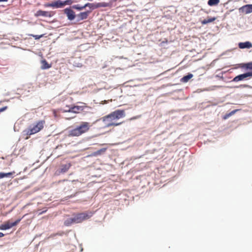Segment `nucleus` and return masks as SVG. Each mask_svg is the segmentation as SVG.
Listing matches in <instances>:
<instances>
[{
	"mask_svg": "<svg viewBox=\"0 0 252 252\" xmlns=\"http://www.w3.org/2000/svg\"><path fill=\"white\" fill-rule=\"evenodd\" d=\"M91 127V125L87 122H81L75 127L68 130L69 137H79L88 132Z\"/></svg>",
	"mask_w": 252,
	"mask_h": 252,
	"instance_id": "2",
	"label": "nucleus"
},
{
	"mask_svg": "<svg viewBox=\"0 0 252 252\" xmlns=\"http://www.w3.org/2000/svg\"><path fill=\"white\" fill-rule=\"evenodd\" d=\"M22 219L17 220L13 222H10L9 221L5 222L4 223L0 225V229L6 230L8 229L13 226H16L21 220Z\"/></svg>",
	"mask_w": 252,
	"mask_h": 252,
	"instance_id": "7",
	"label": "nucleus"
},
{
	"mask_svg": "<svg viewBox=\"0 0 252 252\" xmlns=\"http://www.w3.org/2000/svg\"><path fill=\"white\" fill-rule=\"evenodd\" d=\"M85 106H74L69 108L68 112L79 113L84 110Z\"/></svg>",
	"mask_w": 252,
	"mask_h": 252,
	"instance_id": "9",
	"label": "nucleus"
},
{
	"mask_svg": "<svg viewBox=\"0 0 252 252\" xmlns=\"http://www.w3.org/2000/svg\"><path fill=\"white\" fill-rule=\"evenodd\" d=\"M252 78V71L247 72L244 74H240L239 75L235 77L232 81L233 82H238L243 80H248Z\"/></svg>",
	"mask_w": 252,
	"mask_h": 252,
	"instance_id": "5",
	"label": "nucleus"
},
{
	"mask_svg": "<svg viewBox=\"0 0 252 252\" xmlns=\"http://www.w3.org/2000/svg\"><path fill=\"white\" fill-rule=\"evenodd\" d=\"M89 12L86 11L84 12H81L79 14L77 15V18H78V21L83 20L86 19L88 16Z\"/></svg>",
	"mask_w": 252,
	"mask_h": 252,
	"instance_id": "14",
	"label": "nucleus"
},
{
	"mask_svg": "<svg viewBox=\"0 0 252 252\" xmlns=\"http://www.w3.org/2000/svg\"><path fill=\"white\" fill-rule=\"evenodd\" d=\"M64 13L66 14L67 18L69 20H72L75 17V12L70 8L65 9Z\"/></svg>",
	"mask_w": 252,
	"mask_h": 252,
	"instance_id": "11",
	"label": "nucleus"
},
{
	"mask_svg": "<svg viewBox=\"0 0 252 252\" xmlns=\"http://www.w3.org/2000/svg\"><path fill=\"white\" fill-rule=\"evenodd\" d=\"M6 109V107L0 109V112H2Z\"/></svg>",
	"mask_w": 252,
	"mask_h": 252,
	"instance_id": "25",
	"label": "nucleus"
},
{
	"mask_svg": "<svg viewBox=\"0 0 252 252\" xmlns=\"http://www.w3.org/2000/svg\"><path fill=\"white\" fill-rule=\"evenodd\" d=\"M216 19V18L215 17L209 18L208 19H204L203 21H202L201 24L202 25H205L208 23H210L214 22Z\"/></svg>",
	"mask_w": 252,
	"mask_h": 252,
	"instance_id": "17",
	"label": "nucleus"
},
{
	"mask_svg": "<svg viewBox=\"0 0 252 252\" xmlns=\"http://www.w3.org/2000/svg\"><path fill=\"white\" fill-rule=\"evenodd\" d=\"M106 148H102V149L96 151L95 152H94V155L96 156V155H101V154L104 153L106 151Z\"/></svg>",
	"mask_w": 252,
	"mask_h": 252,
	"instance_id": "22",
	"label": "nucleus"
},
{
	"mask_svg": "<svg viewBox=\"0 0 252 252\" xmlns=\"http://www.w3.org/2000/svg\"><path fill=\"white\" fill-rule=\"evenodd\" d=\"M3 236H4V234L2 232H0V238L2 237Z\"/></svg>",
	"mask_w": 252,
	"mask_h": 252,
	"instance_id": "26",
	"label": "nucleus"
},
{
	"mask_svg": "<svg viewBox=\"0 0 252 252\" xmlns=\"http://www.w3.org/2000/svg\"><path fill=\"white\" fill-rule=\"evenodd\" d=\"M36 17L42 16L45 17H51L52 15L51 12L39 10L35 14Z\"/></svg>",
	"mask_w": 252,
	"mask_h": 252,
	"instance_id": "10",
	"label": "nucleus"
},
{
	"mask_svg": "<svg viewBox=\"0 0 252 252\" xmlns=\"http://www.w3.org/2000/svg\"><path fill=\"white\" fill-rule=\"evenodd\" d=\"M30 36H32L35 39H39L40 38L42 37L43 36V34L41 35H34V34H30Z\"/></svg>",
	"mask_w": 252,
	"mask_h": 252,
	"instance_id": "23",
	"label": "nucleus"
},
{
	"mask_svg": "<svg viewBox=\"0 0 252 252\" xmlns=\"http://www.w3.org/2000/svg\"><path fill=\"white\" fill-rule=\"evenodd\" d=\"M240 13L248 14L252 13V4H246L239 8Z\"/></svg>",
	"mask_w": 252,
	"mask_h": 252,
	"instance_id": "8",
	"label": "nucleus"
},
{
	"mask_svg": "<svg viewBox=\"0 0 252 252\" xmlns=\"http://www.w3.org/2000/svg\"><path fill=\"white\" fill-rule=\"evenodd\" d=\"M242 67L248 69L252 70V62L244 63Z\"/></svg>",
	"mask_w": 252,
	"mask_h": 252,
	"instance_id": "21",
	"label": "nucleus"
},
{
	"mask_svg": "<svg viewBox=\"0 0 252 252\" xmlns=\"http://www.w3.org/2000/svg\"><path fill=\"white\" fill-rule=\"evenodd\" d=\"M68 2V0L62 1L61 0H58L57 1H53L51 3H48L46 5V6L55 8H62L63 7L64 5L67 4Z\"/></svg>",
	"mask_w": 252,
	"mask_h": 252,
	"instance_id": "6",
	"label": "nucleus"
},
{
	"mask_svg": "<svg viewBox=\"0 0 252 252\" xmlns=\"http://www.w3.org/2000/svg\"><path fill=\"white\" fill-rule=\"evenodd\" d=\"M7 1V0H0V1Z\"/></svg>",
	"mask_w": 252,
	"mask_h": 252,
	"instance_id": "27",
	"label": "nucleus"
},
{
	"mask_svg": "<svg viewBox=\"0 0 252 252\" xmlns=\"http://www.w3.org/2000/svg\"><path fill=\"white\" fill-rule=\"evenodd\" d=\"M14 174H15L14 171H13L11 172H8V173H6L0 172V179H2V178H5V177H9Z\"/></svg>",
	"mask_w": 252,
	"mask_h": 252,
	"instance_id": "18",
	"label": "nucleus"
},
{
	"mask_svg": "<svg viewBox=\"0 0 252 252\" xmlns=\"http://www.w3.org/2000/svg\"><path fill=\"white\" fill-rule=\"evenodd\" d=\"M125 110H117L101 118L104 127L116 126L121 125L123 122L118 123L117 121L125 117Z\"/></svg>",
	"mask_w": 252,
	"mask_h": 252,
	"instance_id": "1",
	"label": "nucleus"
},
{
	"mask_svg": "<svg viewBox=\"0 0 252 252\" xmlns=\"http://www.w3.org/2000/svg\"><path fill=\"white\" fill-rule=\"evenodd\" d=\"M93 215L92 212H86L75 215L73 218H69L65 220V226H69L72 223H81L85 220L90 219Z\"/></svg>",
	"mask_w": 252,
	"mask_h": 252,
	"instance_id": "3",
	"label": "nucleus"
},
{
	"mask_svg": "<svg viewBox=\"0 0 252 252\" xmlns=\"http://www.w3.org/2000/svg\"><path fill=\"white\" fill-rule=\"evenodd\" d=\"M71 166V164L70 163L62 165L61 166L60 170L59 171V174L64 173L66 172L69 170Z\"/></svg>",
	"mask_w": 252,
	"mask_h": 252,
	"instance_id": "12",
	"label": "nucleus"
},
{
	"mask_svg": "<svg viewBox=\"0 0 252 252\" xmlns=\"http://www.w3.org/2000/svg\"><path fill=\"white\" fill-rule=\"evenodd\" d=\"M87 6V4H86L85 5L81 6V7H79L78 5H75L74 6V7L76 9L81 10H82L83 9L85 8Z\"/></svg>",
	"mask_w": 252,
	"mask_h": 252,
	"instance_id": "24",
	"label": "nucleus"
},
{
	"mask_svg": "<svg viewBox=\"0 0 252 252\" xmlns=\"http://www.w3.org/2000/svg\"><path fill=\"white\" fill-rule=\"evenodd\" d=\"M193 77V75L191 73L188 74V75L184 76L181 79V81L183 82L186 83L188 82L189 79H190Z\"/></svg>",
	"mask_w": 252,
	"mask_h": 252,
	"instance_id": "16",
	"label": "nucleus"
},
{
	"mask_svg": "<svg viewBox=\"0 0 252 252\" xmlns=\"http://www.w3.org/2000/svg\"><path fill=\"white\" fill-rule=\"evenodd\" d=\"M45 124V121L44 120H40L37 122L33 127H30L28 129L24 130L23 132L27 136L26 139L29 138V136L35 134L42 129Z\"/></svg>",
	"mask_w": 252,
	"mask_h": 252,
	"instance_id": "4",
	"label": "nucleus"
},
{
	"mask_svg": "<svg viewBox=\"0 0 252 252\" xmlns=\"http://www.w3.org/2000/svg\"><path fill=\"white\" fill-rule=\"evenodd\" d=\"M237 111V110H234L232 111L230 113L225 114L223 116V119H224V120H226V119H228L229 117H230V116H232L233 115H234Z\"/></svg>",
	"mask_w": 252,
	"mask_h": 252,
	"instance_id": "20",
	"label": "nucleus"
},
{
	"mask_svg": "<svg viewBox=\"0 0 252 252\" xmlns=\"http://www.w3.org/2000/svg\"><path fill=\"white\" fill-rule=\"evenodd\" d=\"M220 2V0H209L208 4L210 6H214L218 5Z\"/></svg>",
	"mask_w": 252,
	"mask_h": 252,
	"instance_id": "19",
	"label": "nucleus"
},
{
	"mask_svg": "<svg viewBox=\"0 0 252 252\" xmlns=\"http://www.w3.org/2000/svg\"><path fill=\"white\" fill-rule=\"evenodd\" d=\"M41 68L42 69H48L51 67V65L48 64L47 62L45 60H43L41 61Z\"/></svg>",
	"mask_w": 252,
	"mask_h": 252,
	"instance_id": "15",
	"label": "nucleus"
},
{
	"mask_svg": "<svg viewBox=\"0 0 252 252\" xmlns=\"http://www.w3.org/2000/svg\"><path fill=\"white\" fill-rule=\"evenodd\" d=\"M238 46L241 49L250 48L252 47V44L249 41L240 42L238 44Z\"/></svg>",
	"mask_w": 252,
	"mask_h": 252,
	"instance_id": "13",
	"label": "nucleus"
}]
</instances>
